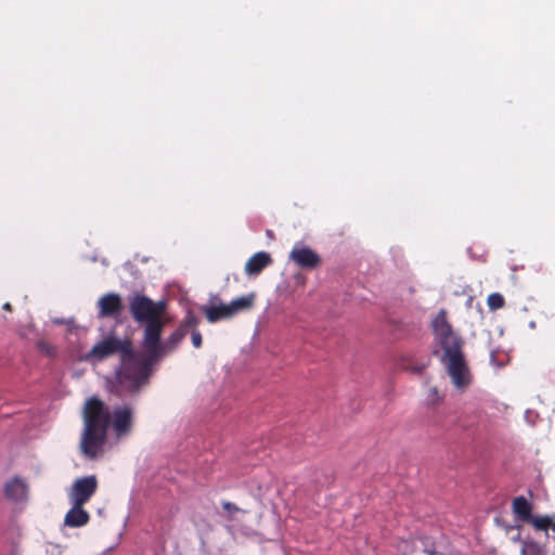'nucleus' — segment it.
<instances>
[{
	"mask_svg": "<svg viewBox=\"0 0 555 555\" xmlns=\"http://www.w3.org/2000/svg\"><path fill=\"white\" fill-rule=\"evenodd\" d=\"M222 507L224 511H227L229 513H236L240 511V508L231 502H223Z\"/></svg>",
	"mask_w": 555,
	"mask_h": 555,
	"instance_id": "22",
	"label": "nucleus"
},
{
	"mask_svg": "<svg viewBox=\"0 0 555 555\" xmlns=\"http://www.w3.org/2000/svg\"><path fill=\"white\" fill-rule=\"evenodd\" d=\"M96 489L98 480L94 475L76 479L69 491L70 503L85 505L96 492Z\"/></svg>",
	"mask_w": 555,
	"mask_h": 555,
	"instance_id": "6",
	"label": "nucleus"
},
{
	"mask_svg": "<svg viewBox=\"0 0 555 555\" xmlns=\"http://www.w3.org/2000/svg\"><path fill=\"white\" fill-rule=\"evenodd\" d=\"M37 347L40 351L49 354V356H54L55 354V348L49 344L48 341L46 340H39L37 343Z\"/></svg>",
	"mask_w": 555,
	"mask_h": 555,
	"instance_id": "20",
	"label": "nucleus"
},
{
	"mask_svg": "<svg viewBox=\"0 0 555 555\" xmlns=\"http://www.w3.org/2000/svg\"><path fill=\"white\" fill-rule=\"evenodd\" d=\"M100 318H115L122 310V301L118 294L108 293L102 296L98 301Z\"/></svg>",
	"mask_w": 555,
	"mask_h": 555,
	"instance_id": "10",
	"label": "nucleus"
},
{
	"mask_svg": "<svg viewBox=\"0 0 555 555\" xmlns=\"http://www.w3.org/2000/svg\"><path fill=\"white\" fill-rule=\"evenodd\" d=\"M192 344L195 348H201L202 347V344H203V337H202V334L197 331V330H194L192 332Z\"/></svg>",
	"mask_w": 555,
	"mask_h": 555,
	"instance_id": "21",
	"label": "nucleus"
},
{
	"mask_svg": "<svg viewBox=\"0 0 555 555\" xmlns=\"http://www.w3.org/2000/svg\"><path fill=\"white\" fill-rule=\"evenodd\" d=\"M487 305L490 310L495 311L505 306V299L500 293H492L487 298Z\"/></svg>",
	"mask_w": 555,
	"mask_h": 555,
	"instance_id": "17",
	"label": "nucleus"
},
{
	"mask_svg": "<svg viewBox=\"0 0 555 555\" xmlns=\"http://www.w3.org/2000/svg\"><path fill=\"white\" fill-rule=\"evenodd\" d=\"M28 486L20 477H14L4 485V495L7 499L18 502L27 498Z\"/></svg>",
	"mask_w": 555,
	"mask_h": 555,
	"instance_id": "11",
	"label": "nucleus"
},
{
	"mask_svg": "<svg viewBox=\"0 0 555 555\" xmlns=\"http://www.w3.org/2000/svg\"><path fill=\"white\" fill-rule=\"evenodd\" d=\"M186 335V331L182 327H178L168 338L165 343H162L160 341V347H162V352L159 353V356H157L155 359H152L150 352L147 350H144L143 349V352H142V360L143 361H147V360H151L150 361V365H149V378L151 377L152 375V372H153V365L155 362H157L162 357H164L166 353L172 351L177 346L178 344L185 337Z\"/></svg>",
	"mask_w": 555,
	"mask_h": 555,
	"instance_id": "7",
	"label": "nucleus"
},
{
	"mask_svg": "<svg viewBox=\"0 0 555 555\" xmlns=\"http://www.w3.org/2000/svg\"><path fill=\"white\" fill-rule=\"evenodd\" d=\"M289 259L299 268L307 270L315 269L321 263L320 256L307 246L294 247L289 254Z\"/></svg>",
	"mask_w": 555,
	"mask_h": 555,
	"instance_id": "8",
	"label": "nucleus"
},
{
	"mask_svg": "<svg viewBox=\"0 0 555 555\" xmlns=\"http://www.w3.org/2000/svg\"><path fill=\"white\" fill-rule=\"evenodd\" d=\"M119 354L120 365L115 373L117 387L127 392H137L149 383L150 361L142 360V352H135L132 343L116 336H108L96 343L87 353L88 361L101 362L104 359Z\"/></svg>",
	"mask_w": 555,
	"mask_h": 555,
	"instance_id": "2",
	"label": "nucleus"
},
{
	"mask_svg": "<svg viewBox=\"0 0 555 555\" xmlns=\"http://www.w3.org/2000/svg\"><path fill=\"white\" fill-rule=\"evenodd\" d=\"M198 324H199L198 318L192 311H188L180 327H182L186 331V328H190V327L195 328Z\"/></svg>",
	"mask_w": 555,
	"mask_h": 555,
	"instance_id": "18",
	"label": "nucleus"
},
{
	"mask_svg": "<svg viewBox=\"0 0 555 555\" xmlns=\"http://www.w3.org/2000/svg\"><path fill=\"white\" fill-rule=\"evenodd\" d=\"M539 545L535 542H522L521 555H538Z\"/></svg>",
	"mask_w": 555,
	"mask_h": 555,
	"instance_id": "19",
	"label": "nucleus"
},
{
	"mask_svg": "<svg viewBox=\"0 0 555 555\" xmlns=\"http://www.w3.org/2000/svg\"><path fill=\"white\" fill-rule=\"evenodd\" d=\"M89 513L83 509V505L73 504V507L66 513L64 524L72 528H78L89 522Z\"/></svg>",
	"mask_w": 555,
	"mask_h": 555,
	"instance_id": "13",
	"label": "nucleus"
},
{
	"mask_svg": "<svg viewBox=\"0 0 555 555\" xmlns=\"http://www.w3.org/2000/svg\"><path fill=\"white\" fill-rule=\"evenodd\" d=\"M428 365V362H415L411 357L402 359V367L406 371L421 374Z\"/></svg>",
	"mask_w": 555,
	"mask_h": 555,
	"instance_id": "16",
	"label": "nucleus"
},
{
	"mask_svg": "<svg viewBox=\"0 0 555 555\" xmlns=\"http://www.w3.org/2000/svg\"><path fill=\"white\" fill-rule=\"evenodd\" d=\"M272 257L269 253L259 251L253 255L245 263V272L247 275L256 276L263 269L272 263Z\"/></svg>",
	"mask_w": 555,
	"mask_h": 555,
	"instance_id": "12",
	"label": "nucleus"
},
{
	"mask_svg": "<svg viewBox=\"0 0 555 555\" xmlns=\"http://www.w3.org/2000/svg\"><path fill=\"white\" fill-rule=\"evenodd\" d=\"M512 511L515 518L522 522L531 524L537 530L555 532V520L551 516H533L532 504L522 495L513 500Z\"/></svg>",
	"mask_w": 555,
	"mask_h": 555,
	"instance_id": "5",
	"label": "nucleus"
},
{
	"mask_svg": "<svg viewBox=\"0 0 555 555\" xmlns=\"http://www.w3.org/2000/svg\"><path fill=\"white\" fill-rule=\"evenodd\" d=\"M129 311L135 322L145 324L142 348L150 352L152 359H155L162 352L160 338L165 326L162 315L165 304L154 302L147 296L134 293L129 298Z\"/></svg>",
	"mask_w": 555,
	"mask_h": 555,
	"instance_id": "4",
	"label": "nucleus"
},
{
	"mask_svg": "<svg viewBox=\"0 0 555 555\" xmlns=\"http://www.w3.org/2000/svg\"><path fill=\"white\" fill-rule=\"evenodd\" d=\"M256 295L254 293L241 296L229 302V308L232 315H236L240 312L250 310L254 307Z\"/></svg>",
	"mask_w": 555,
	"mask_h": 555,
	"instance_id": "15",
	"label": "nucleus"
},
{
	"mask_svg": "<svg viewBox=\"0 0 555 555\" xmlns=\"http://www.w3.org/2000/svg\"><path fill=\"white\" fill-rule=\"evenodd\" d=\"M201 309L209 323L233 318L228 304L203 306Z\"/></svg>",
	"mask_w": 555,
	"mask_h": 555,
	"instance_id": "14",
	"label": "nucleus"
},
{
	"mask_svg": "<svg viewBox=\"0 0 555 555\" xmlns=\"http://www.w3.org/2000/svg\"><path fill=\"white\" fill-rule=\"evenodd\" d=\"M435 350L441 363L446 366L452 384L466 388L470 382V371L464 353V338L459 335L447 319L446 310H440L431 322Z\"/></svg>",
	"mask_w": 555,
	"mask_h": 555,
	"instance_id": "3",
	"label": "nucleus"
},
{
	"mask_svg": "<svg viewBox=\"0 0 555 555\" xmlns=\"http://www.w3.org/2000/svg\"><path fill=\"white\" fill-rule=\"evenodd\" d=\"M133 410L130 405L115 408L112 413L99 398L87 399L82 409L83 429L79 443L82 455L90 460L102 455L111 423L119 438L130 434Z\"/></svg>",
	"mask_w": 555,
	"mask_h": 555,
	"instance_id": "1",
	"label": "nucleus"
},
{
	"mask_svg": "<svg viewBox=\"0 0 555 555\" xmlns=\"http://www.w3.org/2000/svg\"><path fill=\"white\" fill-rule=\"evenodd\" d=\"M2 308L7 311H12V306L10 302H5Z\"/></svg>",
	"mask_w": 555,
	"mask_h": 555,
	"instance_id": "23",
	"label": "nucleus"
},
{
	"mask_svg": "<svg viewBox=\"0 0 555 555\" xmlns=\"http://www.w3.org/2000/svg\"><path fill=\"white\" fill-rule=\"evenodd\" d=\"M399 550L402 555H439L427 538L403 540L399 544Z\"/></svg>",
	"mask_w": 555,
	"mask_h": 555,
	"instance_id": "9",
	"label": "nucleus"
}]
</instances>
